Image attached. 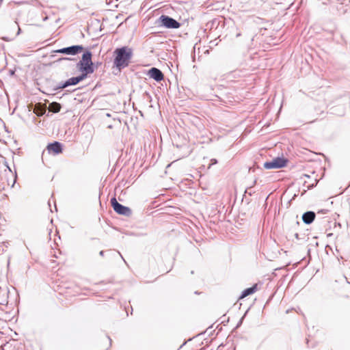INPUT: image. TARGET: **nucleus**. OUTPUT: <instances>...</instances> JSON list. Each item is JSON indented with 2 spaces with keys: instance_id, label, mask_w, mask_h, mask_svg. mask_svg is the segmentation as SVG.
Returning <instances> with one entry per match:
<instances>
[{
  "instance_id": "nucleus-1",
  "label": "nucleus",
  "mask_w": 350,
  "mask_h": 350,
  "mask_svg": "<svg viewBox=\"0 0 350 350\" xmlns=\"http://www.w3.org/2000/svg\"><path fill=\"white\" fill-rule=\"evenodd\" d=\"M114 66L121 70L129 66L133 56V50L128 46L118 48L114 51Z\"/></svg>"
},
{
  "instance_id": "nucleus-2",
  "label": "nucleus",
  "mask_w": 350,
  "mask_h": 350,
  "mask_svg": "<svg viewBox=\"0 0 350 350\" xmlns=\"http://www.w3.org/2000/svg\"><path fill=\"white\" fill-rule=\"evenodd\" d=\"M92 53L86 51L82 55L81 59L77 64V68L82 72V75H88L94 72V64L92 61Z\"/></svg>"
},
{
  "instance_id": "nucleus-3",
  "label": "nucleus",
  "mask_w": 350,
  "mask_h": 350,
  "mask_svg": "<svg viewBox=\"0 0 350 350\" xmlns=\"http://www.w3.org/2000/svg\"><path fill=\"white\" fill-rule=\"evenodd\" d=\"M287 160L284 158L277 157L271 161L266 162L264 167L266 169H278L286 166Z\"/></svg>"
},
{
  "instance_id": "nucleus-4",
  "label": "nucleus",
  "mask_w": 350,
  "mask_h": 350,
  "mask_svg": "<svg viewBox=\"0 0 350 350\" xmlns=\"http://www.w3.org/2000/svg\"><path fill=\"white\" fill-rule=\"evenodd\" d=\"M111 204L113 210L120 215H129L131 213L129 208L118 203L116 198L111 199Z\"/></svg>"
},
{
  "instance_id": "nucleus-5",
  "label": "nucleus",
  "mask_w": 350,
  "mask_h": 350,
  "mask_svg": "<svg viewBox=\"0 0 350 350\" xmlns=\"http://www.w3.org/2000/svg\"><path fill=\"white\" fill-rule=\"evenodd\" d=\"M160 20L162 25L167 28L178 29L180 27L178 22L167 16L162 15L160 17Z\"/></svg>"
},
{
  "instance_id": "nucleus-6",
  "label": "nucleus",
  "mask_w": 350,
  "mask_h": 350,
  "mask_svg": "<svg viewBox=\"0 0 350 350\" xmlns=\"http://www.w3.org/2000/svg\"><path fill=\"white\" fill-rule=\"evenodd\" d=\"M83 49V48L82 46L76 45L67 48H63L62 49L58 50L57 52L59 53L75 55L81 52Z\"/></svg>"
},
{
  "instance_id": "nucleus-7",
  "label": "nucleus",
  "mask_w": 350,
  "mask_h": 350,
  "mask_svg": "<svg viewBox=\"0 0 350 350\" xmlns=\"http://www.w3.org/2000/svg\"><path fill=\"white\" fill-rule=\"evenodd\" d=\"M148 76L157 81H161L164 79V75L162 72L156 68H152L148 70Z\"/></svg>"
},
{
  "instance_id": "nucleus-8",
  "label": "nucleus",
  "mask_w": 350,
  "mask_h": 350,
  "mask_svg": "<svg viewBox=\"0 0 350 350\" xmlns=\"http://www.w3.org/2000/svg\"><path fill=\"white\" fill-rule=\"evenodd\" d=\"M46 149L49 153L58 154L62 152V145L58 142H55L53 143L49 144L46 146Z\"/></svg>"
},
{
  "instance_id": "nucleus-9",
  "label": "nucleus",
  "mask_w": 350,
  "mask_h": 350,
  "mask_svg": "<svg viewBox=\"0 0 350 350\" xmlns=\"http://www.w3.org/2000/svg\"><path fill=\"white\" fill-rule=\"evenodd\" d=\"M85 78H86L85 75H82V74L81 76L76 77H72V78L69 79L68 80H67L64 83V84L62 85V88H66L69 85H76L78 83H79L80 81H81L82 80H83Z\"/></svg>"
},
{
  "instance_id": "nucleus-10",
  "label": "nucleus",
  "mask_w": 350,
  "mask_h": 350,
  "mask_svg": "<svg viewBox=\"0 0 350 350\" xmlns=\"http://www.w3.org/2000/svg\"><path fill=\"white\" fill-rule=\"evenodd\" d=\"M258 290L257 284H254L252 287L245 289L239 299H243V298L256 293Z\"/></svg>"
},
{
  "instance_id": "nucleus-11",
  "label": "nucleus",
  "mask_w": 350,
  "mask_h": 350,
  "mask_svg": "<svg viewBox=\"0 0 350 350\" xmlns=\"http://www.w3.org/2000/svg\"><path fill=\"white\" fill-rule=\"evenodd\" d=\"M315 219V214L312 211L305 213L302 216V219L305 224H311Z\"/></svg>"
},
{
  "instance_id": "nucleus-12",
  "label": "nucleus",
  "mask_w": 350,
  "mask_h": 350,
  "mask_svg": "<svg viewBox=\"0 0 350 350\" xmlns=\"http://www.w3.org/2000/svg\"><path fill=\"white\" fill-rule=\"evenodd\" d=\"M46 111V107L44 105H42L41 104L38 103L36 104L33 109V112L38 116H42Z\"/></svg>"
},
{
  "instance_id": "nucleus-13",
  "label": "nucleus",
  "mask_w": 350,
  "mask_h": 350,
  "mask_svg": "<svg viewBox=\"0 0 350 350\" xmlns=\"http://www.w3.org/2000/svg\"><path fill=\"white\" fill-rule=\"evenodd\" d=\"M49 109L53 112H58L61 109V106L59 103H53L50 105Z\"/></svg>"
}]
</instances>
